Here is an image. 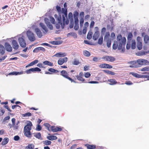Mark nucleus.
I'll return each mask as SVG.
<instances>
[{
	"label": "nucleus",
	"instance_id": "1",
	"mask_svg": "<svg viewBox=\"0 0 149 149\" xmlns=\"http://www.w3.org/2000/svg\"><path fill=\"white\" fill-rule=\"evenodd\" d=\"M126 41V40L125 37H123L120 34L118 35L117 36V41L114 42L113 49L116 50L118 47V50L121 49L123 52L124 51Z\"/></svg>",
	"mask_w": 149,
	"mask_h": 149
},
{
	"label": "nucleus",
	"instance_id": "2",
	"mask_svg": "<svg viewBox=\"0 0 149 149\" xmlns=\"http://www.w3.org/2000/svg\"><path fill=\"white\" fill-rule=\"evenodd\" d=\"M54 17L58 21V23L56 25V27L57 29L61 28L63 29L64 28L65 25H67L69 23V20L68 19H66L63 15V21H61V15L58 16L55 14Z\"/></svg>",
	"mask_w": 149,
	"mask_h": 149
},
{
	"label": "nucleus",
	"instance_id": "3",
	"mask_svg": "<svg viewBox=\"0 0 149 149\" xmlns=\"http://www.w3.org/2000/svg\"><path fill=\"white\" fill-rule=\"evenodd\" d=\"M26 35L29 40L31 42H33L36 40L34 34L30 31H28L26 32Z\"/></svg>",
	"mask_w": 149,
	"mask_h": 149
},
{
	"label": "nucleus",
	"instance_id": "4",
	"mask_svg": "<svg viewBox=\"0 0 149 149\" xmlns=\"http://www.w3.org/2000/svg\"><path fill=\"white\" fill-rule=\"evenodd\" d=\"M24 37L22 35L19 37L18 38V40L20 46L23 48L26 47V43L24 39Z\"/></svg>",
	"mask_w": 149,
	"mask_h": 149
},
{
	"label": "nucleus",
	"instance_id": "5",
	"mask_svg": "<svg viewBox=\"0 0 149 149\" xmlns=\"http://www.w3.org/2000/svg\"><path fill=\"white\" fill-rule=\"evenodd\" d=\"M137 63L139 65V67L141 65H149V61L148 60L143 59H139L137 60Z\"/></svg>",
	"mask_w": 149,
	"mask_h": 149
},
{
	"label": "nucleus",
	"instance_id": "6",
	"mask_svg": "<svg viewBox=\"0 0 149 149\" xmlns=\"http://www.w3.org/2000/svg\"><path fill=\"white\" fill-rule=\"evenodd\" d=\"M102 59L106 60L107 61L111 62H112L116 60L115 58L113 57L108 56L103 57Z\"/></svg>",
	"mask_w": 149,
	"mask_h": 149
},
{
	"label": "nucleus",
	"instance_id": "7",
	"mask_svg": "<svg viewBox=\"0 0 149 149\" xmlns=\"http://www.w3.org/2000/svg\"><path fill=\"white\" fill-rule=\"evenodd\" d=\"M95 29H96V31H95L93 35V38L94 40H96L99 37L100 33L98 31V27H95Z\"/></svg>",
	"mask_w": 149,
	"mask_h": 149
},
{
	"label": "nucleus",
	"instance_id": "8",
	"mask_svg": "<svg viewBox=\"0 0 149 149\" xmlns=\"http://www.w3.org/2000/svg\"><path fill=\"white\" fill-rule=\"evenodd\" d=\"M128 63L131 64L129 66L130 68H138L139 67V65L137 63V60L136 61H130Z\"/></svg>",
	"mask_w": 149,
	"mask_h": 149
},
{
	"label": "nucleus",
	"instance_id": "9",
	"mask_svg": "<svg viewBox=\"0 0 149 149\" xmlns=\"http://www.w3.org/2000/svg\"><path fill=\"white\" fill-rule=\"evenodd\" d=\"M32 126V123L30 121H28L27 125L24 127V130H27L30 131L31 129V127Z\"/></svg>",
	"mask_w": 149,
	"mask_h": 149
},
{
	"label": "nucleus",
	"instance_id": "10",
	"mask_svg": "<svg viewBox=\"0 0 149 149\" xmlns=\"http://www.w3.org/2000/svg\"><path fill=\"white\" fill-rule=\"evenodd\" d=\"M68 58L67 57H65L63 58H60L58 61V64L59 65H62L64 63L67 62Z\"/></svg>",
	"mask_w": 149,
	"mask_h": 149
},
{
	"label": "nucleus",
	"instance_id": "11",
	"mask_svg": "<svg viewBox=\"0 0 149 149\" xmlns=\"http://www.w3.org/2000/svg\"><path fill=\"white\" fill-rule=\"evenodd\" d=\"M99 67L101 68H111L112 66L106 63H103L99 65Z\"/></svg>",
	"mask_w": 149,
	"mask_h": 149
},
{
	"label": "nucleus",
	"instance_id": "12",
	"mask_svg": "<svg viewBox=\"0 0 149 149\" xmlns=\"http://www.w3.org/2000/svg\"><path fill=\"white\" fill-rule=\"evenodd\" d=\"M61 13L63 14L62 16H63L64 15V17H65V19H68L67 8H62L61 9Z\"/></svg>",
	"mask_w": 149,
	"mask_h": 149
},
{
	"label": "nucleus",
	"instance_id": "13",
	"mask_svg": "<svg viewBox=\"0 0 149 149\" xmlns=\"http://www.w3.org/2000/svg\"><path fill=\"white\" fill-rule=\"evenodd\" d=\"M51 129L53 132H56L58 131H61L62 129L61 127H58L52 126L51 127Z\"/></svg>",
	"mask_w": 149,
	"mask_h": 149
},
{
	"label": "nucleus",
	"instance_id": "14",
	"mask_svg": "<svg viewBox=\"0 0 149 149\" xmlns=\"http://www.w3.org/2000/svg\"><path fill=\"white\" fill-rule=\"evenodd\" d=\"M35 31L37 36L39 38H41L42 36V32L38 28H36Z\"/></svg>",
	"mask_w": 149,
	"mask_h": 149
},
{
	"label": "nucleus",
	"instance_id": "15",
	"mask_svg": "<svg viewBox=\"0 0 149 149\" xmlns=\"http://www.w3.org/2000/svg\"><path fill=\"white\" fill-rule=\"evenodd\" d=\"M66 56V54L65 53L59 52L58 53L55 55L53 56H55L57 57H64Z\"/></svg>",
	"mask_w": 149,
	"mask_h": 149
},
{
	"label": "nucleus",
	"instance_id": "16",
	"mask_svg": "<svg viewBox=\"0 0 149 149\" xmlns=\"http://www.w3.org/2000/svg\"><path fill=\"white\" fill-rule=\"evenodd\" d=\"M5 46L6 50L8 52H11L12 50V48L8 42H6Z\"/></svg>",
	"mask_w": 149,
	"mask_h": 149
},
{
	"label": "nucleus",
	"instance_id": "17",
	"mask_svg": "<svg viewBox=\"0 0 149 149\" xmlns=\"http://www.w3.org/2000/svg\"><path fill=\"white\" fill-rule=\"evenodd\" d=\"M24 135L26 137L31 138L32 137V134L30 131H28L27 130H24Z\"/></svg>",
	"mask_w": 149,
	"mask_h": 149
},
{
	"label": "nucleus",
	"instance_id": "18",
	"mask_svg": "<svg viewBox=\"0 0 149 149\" xmlns=\"http://www.w3.org/2000/svg\"><path fill=\"white\" fill-rule=\"evenodd\" d=\"M12 44L13 45V47L14 49L17 50L19 48V45L17 41L15 40L12 41Z\"/></svg>",
	"mask_w": 149,
	"mask_h": 149
},
{
	"label": "nucleus",
	"instance_id": "19",
	"mask_svg": "<svg viewBox=\"0 0 149 149\" xmlns=\"http://www.w3.org/2000/svg\"><path fill=\"white\" fill-rule=\"evenodd\" d=\"M40 26L43 29L44 31V33H47L48 31V29L47 28V27L45 26V24L42 23H40L39 24Z\"/></svg>",
	"mask_w": 149,
	"mask_h": 149
},
{
	"label": "nucleus",
	"instance_id": "20",
	"mask_svg": "<svg viewBox=\"0 0 149 149\" xmlns=\"http://www.w3.org/2000/svg\"><path fill=\"white\" fill-rule=\"evenodd\" d=\"M34 136L39 139L40 140H42V138L41 137V134L40 133H35Z\"/></svg>",
	"mask_w": 149,
	"mask_h": 149
},
{
	"label": "nucleus",
	"instance_id": "21",
	"mask_svg": "<svg viewBox=\"0 0 149 149\" xmlns=\"http://www.w3.org/2000/svg\"><path fill=\"white\" fill-rule=\"evenodd\" d=\"M108 81L110 83L109 84L111 85H113L116 84L117 82L115 79H111L108 80Z\"/></svg>",
	"mask_w": 149,
	"mask_h": 149
},
{
	"label": "nucleus",
	"instance_id": "22",
	"mask_svg": "<svg viewBox=\"0 0 149 149\" xmlns=\"http://www.w3.org/2000/svg\"><path fill=\"white\" fill-rule=\"evenodd\" d=\"M9 141V139L8 138H5L3 139L1 142V144L2 145H4L7 144Z\"/></svg>",
	"mask_w": 149,
	"mask_h": 149
},
{
	"label": "nucleus",
	"instance_id": "23",
	"mask_svg": "<svg viewBox=\"0 0 149 149\" xmlns=\"http://www.w3.org/2000/svg\"><path fill=\"white\" fill-rule=\"evenodd\" d=\"M61 75L65 78L68 76V74L67 72L64 70H62L61 72Z\"/></svg>",
	"mask_w": 149,
	"mask_h": 149
},
{
	"label": "nucleus",
	"instance_id": "24",
	"mask_svg": "<svg viewBox=\"0 0 149 149\" xmlns=\"http://www.w3.org/2000/svg\"><path fill=\"white\" fill-rule=\"evenodd\" d=\"M47 138L49 140L53 141L56 140L57 139V138L56 136H47Z\"/></svg>",
	"mask_w": 149,
	"mask_h": 149
},
{
	"label": "nucleus",
	"instance_id": "25",
	"mask_svg": "<svg viewBox=\"0 0 149 149\" xmlns=\"http://www.w3.org/2000/svg\"><path fill=\"white\" fill-rule=\"evenodd\" d=\"M85 146L88 149H94L96 148V146L94 145L86 144Z\"/></svg>",
	"mask_w": 149,
	"mask_h": 149
},
{
	"label": "nucleus",
	"instance_id": "26",
	"mask_svg": "<svg viewBox=\"0 0 149 149\" xmlns=\"http://www.w3.org/2000/svg\"><path fill=\"white\" fill-rule=\"evenodd\" d=\"M35 147L34 145L33 144H30L27 146L25 149H33Z\"/></svg>",
	"mask_w": 149,
	"mask_h": 149
},
{
	"label": "nucleus",
	"instance_id": "27",
	"mask_svg": "<svg viewBox=\"0 0 149 149\" xmlns=\"http://www.w3.org/2000/svg\"><path fill=\"white\" fill-rule=\"evenodd\" d=\"M5 51L4 47L2 45H0V53L1 54H3L5 53Z\"/></svg>",
	"mask_w": 149,
	"mask_h": 149
},
{
	"label": "nucleus",
	"instance_id": "28",
	"mask_svg": "<svg viewBox=\"0 0 149 149\" xmlns=\"http://www.w3.org/2000/svg\"><path fill=\"white\" fill-rule=\"evenodd\" d=\"M43 64L45 65H47L50 66H53V64L52 63L47 61H44Z\"/></svg>",
	"mask_w": 149,
	"mask_h": 149
},
{
	"label": "nucleus",
	"instance_id": "29",
	"mask_svg": "<svg viewBox=\"0 0 149 149\" xmlns=\"http://www.w3.org/2000/svg\"><path fill=\"white\" fill-rule=\"evenodd\" d=\"M110 36V33L109 32H107L105 37L104 38V41H105L107 40H109V38Z\"/></svg>",
	"mask_w": 149,
	"mask_h": 149
},
{
	"label": "nucleus",
	"instance_id": "30",
	"mask_svg": "<svg viewBox=\"0 0 149 149\" xmlns=\"http://www.w3.org/2000/svg\"><path fill=\"white\" fill-rule=\"evenodd\" d=\"M50 43L54 45H58L60 44L62 42L60 41H53L51 42Z\"/></svg>",
	"mask_w": 149,
	"mask_h": 149
},
{
	"label": "nucleus",
	"instance_id": "31",
	"mask_svg": "<svg viewBox=\"0 0 149 149\" xmlns=\"http://www.w3.org/2000/svg\"><path fill=\"white\" fill-rule=\"evenodd\" d=\"M137 47L138 49L141 50L142 47V45L141 42H137Z\"/></svg>",
	"mask_w": 149,
	"mask_h": 149
},
{
	"label": "nucleus",
	"instance_id": "32",
	"mask_svg": "<svg viewBox=\"0 0 149 149\" xmlns=\"http://www.w3.org/2000/svg\"><path fill=\"white\" fill-rule=\"evenodd\" d=\"M131 47L132 49H134L136 48V42L134 40H132Z\"/></svg>",
	"mask_w": 149,
	"mask_h": 149
},
{
	"label": "nucleus",
	"instance_id": "33",
	"mask_svg": "<svg viewBox=\"0 0 149 149\" xmlns=\"http://www.w3.org/2000/svg\"><path fill=\"white\" fill-rule=\"evenodd\" d=\"M52 142L46 140L43 141V144L46 146L49 145L51 144Z\"/></svg>",
	"mask_w": 149,
	"mask_h": 149
},
{
	"label": "nucleus",
	"instance_id": "34",
	"mask_svg": "<svg viewBox=\"0 0 149 149\" xmlns=\"http://www.w3.org/2000/svg\"><path fill=\"white\" fill-rule=\"evenodd\" d=\"M92 32L91 31L89 32L88 33L87 36V38L88 40L91 39L92 37Z\"/></svg>",
	"mask_w": 149,
	"mask_h": 149
},
{
	"label": "nucleus",
	"instance_id": "35",
	"mask_svg": "<svg viewBox=\"0 0 149 149\" xmlns=\"http://www.w3.org/2000/svg\"><path fill=\"white\" fill-rule=\"evenodd\" d=\"M103 40V36H101L98 40V44L99 45H101L102 43Z\"/></svg>",
	"mask_w": 149,
	"mask_h": 149
},
{
	"label": "nucleus",
	"instance_id": "36",
	"mask_svg": "<svg viewBox=\"0 0 149 149\" xmlns=\"http://www.w3.org/2000/svg\"><path fill=\"white\" fill-rule=\"evenodd\" d=\"M48 71L51 72L56 73L58 72V71L52 68H50L48 69Z\"/></svg>",
	"mask_w": 149,
	"mask_h": 149
},
{
	"label": "nucleus",
	"instance_id": "37",
	"mask_svg": "<svg viewBox=\"0 0 149 149\" xmlns=\"http://www.w3.org/2000/svg\"><path fill=\"white\" fill-rule=\"evenodd\" d=\"M83 54L84 55L87 56H89L90 55V52L86 50L84 51Z\"/></svg>",
	"mask_w": 149,
	"mask_h": 149
},
{
	"label": "nucleus",
	"instance_id": "38",
	"mask_svg": "<svg viewBox=\"0 0 149 149\" xmlns=\"http://www.w3.org/2000/svg\"><path fill=\"white\" fill-rule=\"evenodd\" d=\"M149 39V37L148 35H145L144 37V41L145 43H147Z\"/></svg>",
	"mask_w": 149,
	"mask_h": 149
},
{
	"label": "nucleus",
	"instance_id": "39",
	"mask_svg": "<svg viewBox=\"0 0 149 149\" xmlns=\"http://www.w3.org/2000/svg\"><path fill=\"white\" fill-rule=\"evenodd\" d=\"M142 71H149V66H146L143 68L141 70Z\"/></svg>",
	"mask_w": 149,
	"mask_h": 149
},
{
	"label": "nucleus",
	"instance_id": "40",
	"mask_svg": "<svg viewBox=\"0 0 149 149\" xmlns=\"http://www.w3.org/2000/svg\"><path fill=\"white\" fill-rule=\"evenodd\" d=\"M31 116V114L30 112H28L23 114L22 116L24 117H29Z\"/></svg>",
	"mask_w": 149,
	"mask_h": 149
},
{
	"label": "nucleus",
	"instance_id": "41",
	"mask_svg": "<svg viewBox=\"0 0 149 149\" xmlns=\"http://www.w3.org/2000/svg\"><path fill=\"white\" fill-rule=\"evenodd\" d=\"M69 35H71L72 36L77 37V35L74 32H70L67 34V36H68Z\"/></svg>",
	"mask_w": 149,
	"mask_h": 149
},
{
	"label": "nucleus",
	"instance_id": "42",
	"mask_svg": "<svg viewBox=\"0 0 149 149\" xmlns=\"http://www.w3.org/2000/svg\"><path fill=\"white\" fill-rule=\"evenodd\" d=\"M132 34L131 33H130L128 35L127 37V40L128 41H130L131 40V38H132Z\"/></svg>",
	"mask_w": 149,
	"mask_h": 149
},
{
	"label": "nucleus",
	"instance_id": "43",
	"mask_svg": "<svg viewBox=\"0 0 149 149\" xmlns=\"http://www.w3.org/2000/svg\"><path fill=\"white\" fill-rule=\"evenodd\" d=\"M38 62V60H36L32 62L31 63H30V65L31 66H32L34 65L37 64Z\"/></svg>",
	"mask_w": 149,
	"mask_h": 149
},
{
	"label": "nucleus",
	"instance_id": "44",
	"mask_svg": "<svg viewBox=\"0 0 149 149\" xmlns=\"http://www.w3.org/2000/svg\"><path fill=\"white\" fill-rule=\"evenodd\" d=\"M84 22V19L83 18H80V25L81 27H82L83 24Z\"/></svg>",
	"mask_w": 149,
	"mask_h": 149
},
{
	"label": "nucleus",
	"instance_id": "45",
	"mask_svg": "<svg viewBox=\"0 0 149 149\" xmlns=\"http://www.w3.org/2000/svg\"><path fill=\"white\" fill-rule=\"evenodd\" d=\"M76 77L77 79L80 81H84V79L82 77H80L79 76H76Z\"/></svg>",
	"mask_w": 149,
	"mask_h": 149
},
{
	"label": "nucleus",
	"instance_id": "46",
	"mask_svg": "<svg viewBox=\"0 0 149 149\" xmlns=\"http://www.w3.org/2000/svg\"><path fill=\"white\" fill-rule=\"evenodd\" d=\"M74 23L72 19L70 21V23L69 25V28L70 29L72 28L74 26Z\"/></svg>",
	"mask_w": 149,
	"mask_h": 149
},
{
	"label": "nucleus",
	"instance_id": "47",
	"mask_svg": "<svg viewBox=\"0 0 149 149\" xmlns=\"http://www.w3.org/2000/svg\"><path fill=\"white\" fill-rule=\"evenodd\" d=\"M26 72L27 74H30L32 72H33V68H31L28 70H26Z\"/></svg>",
	"mask_w": 149,
	"mask_h": 149
},
{
	"label": "nucleus",
	"instance_id": "48",
	"mask_svg": "<svg viewBox=\"0 0 149 149\" xmlns=\"http://www.w3.org/2000/svg\"><path fill=\"white\" fill-rule=\"evenodd\" d=\"M107 42V47L109 48L110 47L111 45V40H106Z\"/></svg>",
	"mask_w": 149,
	"mask_h": 149
},
{
	"label": "nucleus",
	"instance_id": "49",
	"mask_svg": "<svg viewBox=\"0 0 149 149\" xmlns=\"http://www.w3.org/2000/svg\"><path fill=\"white\" fill-rule=\"evenodd\" d=\"M33 72H40L41 71V69L39 68L36 67L34 68H33Z\"/></svg>",
	"mask_w": 149,
	"mask_h": 149
},
{
	"label": "nucleus",
	"instance_id": "50",
	"mask_svg": "<svg viewBox=\"0 0 149 149\" xmlns=\"http://www.w3.org/2000/svg\"><path fill=\"white\" fill-rule=\"evenodd\" d=\"M79 28V23H74V29L75 30H77Z\"/></svg>",
	"mask_w": 149,
	"mask_h": 149
},
{
	"label": "nucleus",
	"instance_id": "51",
	"mask_svg": "<svg viewBox=\"0 0 149 149\" xmlns=\"http://www.w3.org/2000/svg\"><path fill=\"white\" fill-rule=\"evenodd\" d=\"M79 15V13L77 11H75L73 14L74 18L77 17Z\"/></svg>",
	"mask_w": 149,
	"mask_h": 149
},
{
	"label": "nucleus",
	"instance_id": "52",
	"mask_svg": "<svg viewBox=\"0 0 149 149\" xmlns=\"http://www.w3.org/2000/svg\"><path fill=\"white\" fill-rule=\"evenodd\" d=\"M42 129V127L39 124H38L37 127L36 128V130L37 131H39Z\"/></svg>",
	"mask_w": 149,
	"mask_h": 149
},
{
	"label": "nucleus",
	"instance_id": "53",
	"mask_svg": "<svg viewBox=\"0 0 149 149\" xmlns=\"http://www.w3.org/2000/svg\"><path fill=\"white\" fill-rule=\"evenodd\" d=\"M90 73L88 72L85 73L84 77L86 78H88L91 76Z\"/></svg>",
	"mask_w": 149,
	"mask_h": 149
},
{
	"label": "nucleus",
	"instance_id": "54",
	"mask_svg": "<svg viewBox=\"0 0 149 149\" xmlns=\"http://www.w3.org/2000/svg\"><path fill=\"white\" fill-rule=\"evenodd\" d=\"M33 52L34 53H38L40 51V49L39 47H37L35 48L33 50Z\"/></svg>",
	"mask_w": 149,
	"mask_h": 149
},
{
	"label": "nucleus",
	"instance_id": "55",
	"mask_svg": "<svg viewBox=\"0 0 149 149\" xmlns=\"http://www.w3.org/2000/svg\"><path fill=\"white\" fill-rule=\"evenodd\" d=\"M131 47V44L130 42H127V43L126 45V49H129Z\"/></svg>",
	"mask_w": 149,
	"mask_h": 149
},
{
	"label": "nucleus",
	"instance_id": "56",
	"mask_svg": "<svg viewBox=\"0 0 149 149\" xmlns=\"http://www.w3.org/2000/svg\"><path fill=\"white\" fill-rule=\"evenodd\" d=\"M66 78L68 79V80H69L71 82H73L74 83H77L73 79L69 77L68 76Z\"/></svg>",
	"mask_w": 149,
	"mask_h": 149
},
{
	"label": "nucleus",
	"instance_id": "57",
	"mask_svg": "<svg viewBox=\"0 0 149 149\" xmlns=\"http://www.w3.org/2000/svg\"><path fill=\"white\" fill-rule=\"evenodd\" d=\"M47 27L50 29V30H52L53 29V26L50 23V24H49L47 25Z\"/></svg>",
	"mask_w": 149,
	"mask_h": 149
},
{
	"label": "nucleus",
	"instance_id": "58",
	"mask_svg": "<svg viewBox=\"0 0 149 149\" xmlns=\"http://www.w3.org/2000/svg\"><path fill=\"white\" fill-rule=\"evenodd\" d=\"M135 77L137 78H141V75L139 74H138L137 73H134L132 74Z\"/></svg>",
	"mask_w": 149,
	"mask_h": 149
},
{
	"label": "nucleus",
	"instance_id": "59",
	"mask_svg": "<svg viewBox=\"0 0 149 149\" xmlns=\"http://www.w3.org/2000/svg\"><path fill=\"white\" fill-rule=\"evenodd\" d=\"M44 125L47 128L48 130L49 131V128L50 127L49 124L48 123H45L44 124Z\"/></svg>",
	"mask_w": 149,
	"mask_h": 149
},
{
	"label": "nucleus",
	"instance_id": "60",
	"mask_svg": "<svg viewBox=\"0 0 149 149\" xmlns=\"http://www.w3.org/2000/svg\"><path fill=\"white\" fill-rule=\"evenodd\" d=\"M44 21H45V23L47 25L49 24H50V22H49V20L47 18H45L44 19Z\"/></svg>",
	"mask_w": 149,
	"mask_h": 149
},
{
	"label": "nucleus",
	"instance_id": "61",
	"mask_svg": "<svg viewBox=\"0 0 149 149\" xmlns=\"http://www.w3.org/2000/svg\"><path fill=\"white\" fill-rule=\"evenodd\" d=\"M5 111L4 109H0V116L3 115Z\"/></svg>",
	"mask_w": 149,
	"mask_h": 149
},
{
	"label": "nucleus",
	"instance_id": "62",
	"mask_svg": "<svg viewBox=\"0 0 149 149\" xmlns=\"http://www.w3.org/2000/svg\"><path fill=\"white\" fill-rule=\"evenodd\" d=\"M56 10H57L59 14L61 12V8L58 6H56Z\"/></svg>",
	"mask_w": 149,
	"mask_h": 149
},
{
	"label": "nucleus",
	"instance_id": "63",
	"mask_svg": "<svg viewBox=\"0 0 149 149\" xmlns=\"http://www.w3.org/2000/svg\"><path fill=\"white\" fill-rule=\"evenodd\" d=\"M137 42H141L142 40L141 37L138 36L137 38Z\"/></svg>",
	"mask_w": 149,
	"mask_h": 149
},
{
	"label": "nucleus",
	"instance_id": "64",
	"mask_svg": "<svg viewBox=\"0 0 149 149\" xmlns=\"http://www.w3.org/2000/svg\"><path fill=\"white\" fill-rule=\"evenodd\" d=\"M84 15V12H81L79 14V16L80 18H83Z\"/></svg>",
	"mask_w": 149,
	"mask_h": 149
}]
</instances>
